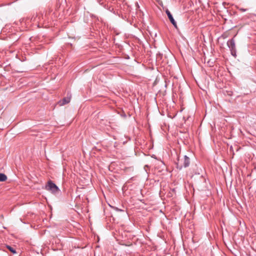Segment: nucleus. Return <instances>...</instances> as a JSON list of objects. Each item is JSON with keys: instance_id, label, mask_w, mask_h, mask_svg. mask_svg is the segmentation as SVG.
I'll return each instance as SVG.
<instances>
[{"instance_id": "f257e3e1", "label": "nucleus", "mask_w": 256, "mask_h": 256, "mask_svg": "<svg viewBox=\"0 0 256 256\" xmlns=\"http://www.w3.org/2000/svg\"><path fill=\"white\" fill-rule=\"evenodd\" d=\"M176 168L181 170L183 168H187L190 164V159L186 156H181L180 155L177 156L176 162H175Z\"/></svg>"}, {"instance_id": "f03ea898", "label": "nucleus", "mask_w": 256, "mask_h": 256, "mask_svg": "<svg viewBox=\"0 0 256 256\" xmlns=\"http://www.w3.org/2000/svg\"><path fill=\"white\" fill-rule=\"evenodd\" d=\"M45 189L52 194H56L59 192L60 190L51 180H48L45 186Z\"/></svg>"}, {"instance_id": "7ed1b4c3", "label": "nucleus", "mask_w": 256, "mask_h": 256, "mask_svg": "<svg viewBox=\"0 0 256 256\" xmlns=\"http://www.w3.org/2000/svg\"><path fill=\"white\" fill-rule=\"evenodd\" d=\"M227 46L229 48L230 52L232 56H233L234 58L236 57V48L234 40V38L228 40L227 42Z\"/></svg>"}, {"instance_id": "20e7f679", "label": "nucleus", "mask_w": 256, "mask_h": 256, "mask_svg": "<svg viewBox=\"0 0 256 256\" xmlns=\"http://www.w3.org/2000/svg\"><path fill=\"white\" fill-rule=\"evenodd\" d=\"M71 99V96L70 95L69 96H68L66 97H65L63 98L62 100H60L58 102V104L60 106H62L64 105H65L67 104H68L70 102Z\"/></svg>"}, {"instance_id": "39448f33", "label": "nucleus", "mask_w": 256, "mask_h": 256, "mask_svg": "<svg viewBox=\"0 0 256 256\" xmlns=\"http://www.w3.org/2000/svg\"><path fill=\"white\" fill-rule=\"evenodd\" d=\"M166 12L168 16V18H169L170 22L173 24V26L177 28V24L176 22L174 20L172 14H171L170 12L168 10H166Z\"/></svg>"}, {"instance_id": "423d86ee", "label": "nucleus", "mask_w": 256, "mask_h": 256, "mask_svg": "<svg viewBox=\"0 0 256 256\" xmlns=\"http://www.w3.org/2000/svg\"><path fill=\"white\" fill-rule=\"evenodd\" d=\"M6 179L7 176L5 174L0 173V182H4Z\"/></svg>"}, {"instance_id": "0eeeda50", "label": "nucleus", "mask_w": 256, "mask_h": 256, "mask_svg": "<svg viewBox=\"0 0 256 256\" xmlns=\"http://www.w3.org/2000/svg\"><path fill=\"white\" fill-rule=\"evenodd\" d=\"M6 247L12 254H14L16 253V250L13 247H12V246H8V245H7L6 246Z\"/></svg>"}, {"instance_id": "6e6552de", "label": "nucleus", "mask_w": 256, "mask_h": 256, "mask_svg": "<svg viewBox=\"0 0 256 256\" xmlns=\"http://www.w3.org/2000/svg\"><path fill=\"white\" fill-rule=\"evenodd\" d=\"M240 10L241 12H246V9L240 8Z\"/></svg>"}]
</instances>
